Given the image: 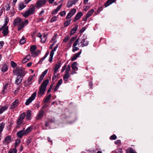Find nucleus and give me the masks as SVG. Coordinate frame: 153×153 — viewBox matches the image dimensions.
Returning a JSON list of instances; mask_svg holds the SVG:
<instances>
[{"instance_id": "f257e3e1", "label": "nucleus", "mask_w": 153, "mask_h": 153, "mask_svg": "<svg viewBox=\"0 0 153 153\" xmlns=\"http://www.w3.org/2000/svg\"><path fill=\"white\" fill-rule=\"evenodd\" d=\"M28 23L27 20H25L23 22L22 19L20 17H17L13 21V25L14 26H18V30L19 31L22 30L25 25Z\"/></svg>"}, {"instance_id": "f03ea898", "label": "nucleus", "mask_w": 153, "mask_h": 153, "mask_svg": "<svg viewBox=\"0 0 153 153\" xmlns=\"http://www.w3.org/2000/svg\"><path fill=\"white\" fill-rule=\"evenodd\" d=\"M49 81L48 79H46L43 81L40 87L39 91L38 92V95L39 97H41L44 94L46 89L47 86L49 83Z\"/></svg>"}, {"instance_id": "7ed1b4c3", "label": "nucleus", "mask_w": 153, "mask_h": 153, "mask_svg": "<svg viewBox=\"0 0 153 153\" xmlns=\"http://www.w3.org/2000/svg\"><path fill=\"white\" fill-rule=\"evenodd\" d=\"M13 73L18 76H24L25 75V69L21 67H17L15 68L13 71Z\"/></svg>"}, {"instance_id": "20e7f679", "label": "nucleus", "mask_w": 153, "mask_h": 153, "mask_svg": "<svg viewBox=\"0 0 153 153\" xmlns=\"http://www.w3.org/2000/svg\"><path fill=\"white\" fill-rule=\"evenodd\" d=\"M25 115V113H23L21 114L17 121L16 125V128L20 127L24 124L23 121Z\"/></svg>"}, {"instance_id": "39448f33", "label": "nucleus", "mask_w": 153, "mask_h": 153, "mask_svg": "<svg viewBox=\"0 0 153 153\" xmlns=\"http://www.w3.org/2000/svg\"><path fill=\"white\" fill-rule=\"evenodd\" d=\"M35 10V6L33 5L32 7L30 8L28 10L25 11L23 14H22V15L24 17L27 18L30 15L33 14L34 13Z\"/></svg>"}, {"instance_id": "423d86ee", "label": "nucleus", "mask_w": 153, "mask_h": 153, "mask_svg": "<svg viewBox=\"0 0 153 153\" xmlns=\"http://www.w3.org/2000/svg\"><path fill=\"white\" fill-rule=\"evenodd\" d=\"M35 10V6L33 5L32 7L30 8L28 10L25 11L23 14H22V15L24 17L27 18L30 15L33 14L34 13Z\"/></svg>"}, {"instance_id": "0eeeda50", "label": "nucleus", "mask_w": 153, "mask_h": 153, "mask_svg": "<svg viewBox=\"0 0 153 153\" xmlns=\"http://www.w3.org/2000/svg\"><path fill=\"white\" fill-rule=\"evenodd\" d=\"M46 1V0H37L35 7L37 8H39L45 4Z\"/></svg>"}, {"instance_id": "6e6552de", "label": "nucleus", "mask_w": 153, "mask_h": 153, "mask_svg": "<svg viewBox=\"0 0 153 153\" xmlns=\"http://www.w3.org/2000/svg\"><path fill=\"white\" fill-rule=\"evenodd\" d=\"M36 95V92H34L31 96L25 102L26 105H29L35 99Z\"/></svg>"}, {"instance_id": "1a4fd4ad", "label": "nucleus", "mask_w": 153, "mask_h": 153, "mask_svg": "<svg viewBox=\"0 0 153 153\" xmlns=\"http://www.w3.org/2000/svg\"><path fill=\"white\" fill-rule=\"evenodd\" d=\"M76 9L75 8L72 9L68 14L66 17V19H69L71 18L76 13Z\"/></svg>"}, {"instance_id": "9d476101", "label": "nucleus", "mask_w": 153, "mask_h": 153, "mask_svg": "<svg viewBox=\"0 0 153 153\" xmlns=\"http://www.w3.org/2000/svg\"><path fill=\"white\" fill-rule=\"evenodd\" d=\"M86 37L85 36H83L82 38V40L81 42V43L82 44L81 46L82 47L84 46H87L88 44V42L86 40Z\"/></svg>"}, {"instance_id": "9b49d317", "label": "nucleus", "mask_w": 153, "mask_h": 153, "mask_svg": "<svg viewBox=\"0 0 153 153\" xmlns=\"http://www.w3.org/2000/svg\"><path fill=\"white\" fill-rule=\"evenodd\" d=\"M35 76V74L29 76L25 82V86H27L30 85L31 84V81L32 80L33 77Z\"/></svg>"}, {"instance_id": "f8f14e48", "label": "nucleus", "mask_w": 153, "mask_h": 153, "mask_svg": "<svg viewBox=\"0 0 153 153\" xmlns=\"http://www.w3.org/2000/svg\"><path fill=\"white\" fill-rule=\"evenodd\" d=\"M78 1V0H68L67 4V7L68 8L71 7L75 5Z\"/></svg>"}, {"instance_id": "ddd939ff", "label": "nucleus", "mask_w": 153, "mask_h": 153, "mask_svg": "<svg viewBox=\"0 0 153 153\" xmlns=\"http://www.w3.org/2000/svg\"><path fill=\"white\" fill-rule=\"evenodd\" d=\"M19 100L18 99H16L10 105V109H12L15 108L19 105Z\"/></svg>"}, {"instance_id": "4468645a", "label": "nucleus", "mask_w": 153, "mask_h": 153, "mask_svg": "<svg viewBox=\"0 0 153 153\" xmlns=\"http://www.w3.org/2000/svg\"><path fill=\"white\" fill-rule=\"evenodd\" d=\"M23 76H18L15 80V83L17 85L20 84L22 81Z\"/></svg>"}, {"instance_id": "2eb2a0df", "label": "nucleus", "mask_w": 153, "mask_h": 153, "mask_svg": "<svg viewBox=\"0 0 153 153\" xmlns=\"http://www.w3.org/2000/svg\"><path fill=\"white\" fill-rule=\"evenodd\" d=\"M44 112L42 109H41L39 111L38 115L36 117V119L38 120L41 118L43 116Z\"/></svg>"}, {"instance_id": "dca6fc26", "label": "nucleus", "mask_w": 153, "mask_h": 153, "mask_svg": "<svg viewBox=\"0 0 153 153\" xmlns=\"http://www.w3.org/2000/svg\"><path fill=\"white\" fill-rule=\"evenodd\" d=\"M48 71V70L46 69L42 73V74L40 76V78L38 80V82L39 83H40L41 82V81L42 80L44 76L47 73Z\"/></svg>"}, {"instance_id": "f3484780", "label": "nucleus", "mask_w": 153, "mask_h": 153, "mask_svg": "<svg viewBox=\"0 0 153 153\" xmlns=\"http://www.w3.org/2000/svg\"><path fill=\"white\" fill-rule=\"evenodd\" d=\"M24 128L23 130H21L17 133V135L19 138H22L23 136L26 135L24 134Z\"/></svg>"}, {"instance_id": "a211bd4d", "label": "nucleus", "mask_w": 153, "mask_h": 153, "mask_svg": "<svg viewBox=\"0 0 153 153\" xmlns=\"http://www.w3.org/2000/svg\"><path fill=\"white\" fill-rule=\"evenodd\" d=\"M82 16V13L81 12H80L78 13L76 15V16L74 19V22H76Z\"/></svg>"}, {"instance_id": "6ab92c4d", "label": "nucleus", "mask_w": 153, "mask_h": 153, "mask_svg": "<svg viewBox=\"0 0 153 153\" xmlns=\"http://www.w3.org/2000/svg\"><path fill=\"white\" fill-rule=\"evenodd\" d=\"M8 29V27H6L4 28L2 30V33L4 36H6L9 33Z\"/></svg>"}, {"instance_id": "aec40b11", "label": "nucleus", "mask_w": 153, "mask_h": 153, "mask_svg": "<svg viewBox=\"0 0 153 153\" xmlns=\"http://www.w3.org/2000/svg\"><path fill=\"white\" fill-rule=\"evenodd\" d=\"M8 106L7 105L2 106L0 108V114H2L4 111H6L8 108Z\"/></svg>"}, {"instance_id": "412c9836", "label": "nucleus", "mask_w": 153, "mask_h": 153, "mask_svg": "<svg viewBox=\"0 0 153 153\" xmlns=\"http://www.w3.org/2000/svg\"><path fill=\"white\" fill-rule=\"evenodd\" d=\"M31 112L32 111L30 110H28L27 112L26 117V119L28 120H30L31 119Z\"/></svg>"}, {"instance_id": "4be33fe9", "label": "nucleus", "mask_w": 153, "mask_h": 153, "mask_svg": "<svg viewBox=\"0 0 153 153\" xmlns=\"http://www.w3.org/2000/svg\"><path fill=\"white\" fill-rule=\"evenodd\" d=\"M33 129V127L32 126H30L25 131H24L25 132V134L26 135H27L29 132H30L32 131Z\"/></svg>"}, {"instance_id": "5701e85b", "label": "nucleus", "mask_w": 153, "mask_h": 153, "mask_svg": "<svg viewBox=\"0 0 153 153\" xmlns=\"http://www.w3.org/2000/svg\"><path fill=\"white\" fill-rule=\"evenodd\" d=\"M77 63L76 62H74L72 65L71 68L72 70L74 71H76L78 70V68L77 66Z\"/></svg>"}, {"instance_id": "b1692460", "label": "nucleus", "mask_w": 153, "mask_h": 153, "mask_svg": "<svg viewBox=\"0 0 153 153\" xmlns=\"http://www.w3.org/2000/svg\"><path fill=\"white\" fill-rule=\"evenodd\" d=\"M116 0H108L105 3V7H107L109 5L114 3Z\"/></svg>"}, {"instance_id": "393cba45", "label": "nucleus", "mask_w": 153, "mask_h": 153, "mask_svg": "<svg viewBox=\"0 0 153 153\" xmlns=\"http://www.w3.org/2000/svg\"><path fill=\"white\" fill-rule=\"evenodd\" d=\"M61 67V65L60 63H58V64H56L55 67L53 68V71L54 74H56L58 69Z\"/></svg>"}, {"instance_id": "a878e982", "label": "nucleus", "mask_w": 153, "mask_h": 153, "mask_svg": "<svg viewBox=\"0 0 153 153\" xmlns=\"http://www.w3.org/2000/svg\"><path fill=\"white\" fill-rule=\"evenodd\" d=\"M70 77L69 73H65L63 76V80L66 82L68 81V79Z\"/></svg>"}, {"instance_id": "bb28decb", "label": "nucleus", "mask_w": 153, "mask_h": 153, "mask_svg": "<svg viewBox=\"0 0 153 153\" xmlns=\"http://www.w3.org/2000/svg\"><path fill=\"white\" fill-rule=\"evenodd\" d=\"M81 53V51H80L77 53H75L71 59V61H73L75 60L80 55Z\"/></svg>"}, {"instance_id": "cd10ccee", "label": "nucleus", "mask_w": 153, "mask_h": 153, "mask_svg": "<svg viewBox=\"0 0 153 153\" xmlns=\"http://www.w3.org/2000/svg\"><path fill=\"white\" fill-rule=\"evenodd\" d=\"M26 5L25 4L24 2H21L18 5V8L19 10H22L26 7Z\"/></svg>"}, {"instance_id": "c85d7f7f", "label": "nucleus", "mask_w": 153, "mask_h": 153, "mask_svg": "<svg viewBox=\"0 0 153 153\" xmlns=\"http://www.w3.org/2000/svg\"><path fill=\"white\" fill-rule=\"evenodd\" d=\"M78 25H76L75 26L73 27L70 33V35H72L74 34L76 31L78 29Z\"/></svg>"}, {"instance_id": "c756f323", "label": "nucleus", "mask_w": 153, "mask_h": 153, "mask_svg": "<svg viewBox=\"0 0 153 153\" xmlns=\"http://www.w3.org/2000/svg\"><path fill=\"white\" fill-rule=\"evenodd\" d=\"M94 12V10L93 9H92L89 11H88V13H87L86 16H85V18L86 19H87L90 16H91Z\"/></svg>"}, {"instance_id": "7c9ffc66", "label": "nucleus", "mask_w": 153, "mask_h": 153, "mask_svg": "<svg viewBox=\"0 0 153 153\" xmlns=\"http://www.w3.org/2000/svg\"><path fill=\"white\" fill-rule=\"evenodd\" d=\"M8 85V84L7 83L4 86L2 92V94H4L7 92V87Z\"/></svg>"}, {"instance_id": "2f4dec72", "label": "nucleus", "mask_w": 153, "mask_h": 153, "mask_svg": "<svg viewBox=\"0 0 153 153\" xmlns=\"http://www.w3.org/2000/svg\"><path fill=\"white\" fill-rule=\"evenodd\" d=\"M8 68L7 65L4 64L2 66L1 71L3 72H5L7 70Z\"/></svg>"}, {"instance_id": "473e14b6", "label": "nucleus", "mask_w": 153, "mask_h": 153, "mask_svg": "<svg viewBox=\"0 0 153 153\" xmlns=\"http://www.w3.org/2000/svg\"><path fill=\"white\" fill-rule=\"evenodd\" d=\"M62 5H59L56 9L54 10L52 12V14H56L60 9Z\"/></svg>"}, {"instance_id": "72a5a7b5", "label": "nucleus", "mask_w": 153, "mask_h": 153, "mask_svg": "<svg viewBox=\"0 0 153 153\" xmlns=\"http://www.w3.org/2000/svg\"><path fill=\"white\" fill-rule=\"evenodd\" d=\"M11 138L10 136H7L4 139L5 142L6 143H8L10 142Z\"/></svg>"}, {"instance_id": "f704fd0d", "label": "nucleus", "mask_w": 153, "mask_h": 153, "mask_svg": "<svg viewBox=\"0 0 153 153\" xmlns=\"http://www.w3.org/2000/svg\"><path fill=\"white\" fill-rule=\"evenodd\" d=\"M51 97V94L49 95L48 96L45 97V100H44V102L45 103H47L48 102L49 100L50 99Z\"/></svg>"}, {"instance_id": "c9c22d12", "label": "nucleus", "mask_w": 153, "mask_h": 153, "mask_svg": "<svg viewBox=\"0 0 153 153\" xmlns=\"http://www.w3.org/2000/svg\"><path fill=\"white\" fill-rule=\"evenodd\" d=\"M40 52V51L39 50H38L36 52L34 51L31 53L32 56L33 57H36L39 53Z\"/></svg>"}, {"instance_id": "e433bc0d", "label": "nucleus", "mask_w": 153, "mask_h": 153, "mask_svg": "<svg viewBox=\"0 0 153 153\" xmlns=\"http://www.w3.org/2000/svg\"><path fill=\"white\" fill-rule=\"evenodd\" d=\"M71 19H69L68 20L65 21L64 22V26L65 27H66L68 26L69 25V24L71 22Z\"/></svg>"}, {"instance_id": "4c0bfd02", "label": "nucleus", "mask_w": 153, "mask_h": 153, "mask_svg": "<svg viewBox=\"0 0 153 153\" xmlns=\"http://www.w3.org/2000/svg\"><path fill=\"white\" fill-rule=\"evenodd\" d=\"M36 47L35 45H33L31 46L30 48V51L32 53H33L36 50Z\"/></svg>"}, {"instance_id": "58836bf2", "label": "nucleus", "mask_w": 153, "mask_h": 153, "mask_svg": "<svg viewBox=\"0 0 153 153\" xmlns=\"http://www.w3.org/2000/svg\"><path fill=\"white\" fill-rule=\"evenodd\" d=\"M47 35H44L41 38V41L42 43H44L46 40Z\"/></svg>"}, {"instance_id": "ea45409f", "label": "nucleus", "mask_w": 153, "mask_h": 153, "mask_svg": "<svg viewBox=\"0 0 153 153\" xmlns=\"http://www.w3.org/2000/svg\"><path fill=\"white\" fill-rule=\"evenodd\" d=\"M79 39L78 38L75 40L74 43L73 44L72 47H75L76 46L78 45H79Z\"/></svg>"}, {"instance_id": "a19ab883", "label": "nucleus", "mask_w": 153, "mask_h": 153, "mask_svg": "<svg viewBox=\"0 0 153 153\" xmlns=\"http://www.w3.org/2000/svg\"><path fill=\"white\" fill-rule=\"evenodd\" d=\"M126 153H134V151L132 148H129L126 150Z\"/></svg>"}, {"instance_id": "79ce46f5", "label": "nucleus", "mask_w": 153, "mask_h": 153, "mask_svg": "<svg viewBox=\"0 0 153 153\" xmlns=\"http://www.w3.org/2000/svg\"><path fill=\"white\" fill-rule=\"evenodd\" d=\"M17 150L16 149H10L8 153H17Z\"/></svg>"}, {"instance_id": "37998d69", "label": "nucleus", "mask_w": 153, "mask_h": 153, "mask_svg": "<svg viewBox=\"0 0 153 153\" xmlns=\"http://www.w3.org/2000/svg\"><path fill=\"white\" fill-rule=\"evenodd\" d=\"M113 152H115V153H123L122 149L121 148L117 149L116 151H114Z\"/></svg>"}, {"instance_id": "c03bdc74", "label": "nucleus", "mask_w": 153, "mask_h": 153, "mask_svg": "<svg viewBox=\"0 0 153 153\" xmlns=\"http://www.w3.org/2000/svg\"><path fill=\"white\" fill-rule=\"evenodd\" d=\"M71 70V66L70 65H68L67 67L66 68V71L65 72V73H69V71Z\"/></svg>"}, {"instance_id": "a18cd8bd", "label": "nucleus", "mask_w": 153, "mask_h": 153, "mask_svg": "<svg viewBox=\"0 0 153 153\" xmlns=\"http://www.w3.org/2000/svg\"><path fill=\"white\" fill-rule=\"evenodd\" d=\"M53 55H54V54L50 53V57L49 58V61L50 62H51L52 61Z\"/></svg>"}, {"instance_id": "49530a36", "label": "nucleus", "mask_w": 153, "mask_h": 153, "mask_svg": "<svg viewBox=\"0 0 153 153\" xmlns=\"http://www.w3.org/2000/svg\"><path fill=\"white\" fill-rule=\"evenodd\" d=\"M26 42V40L25 38L22 37L21 40L20 41V43L22 44H24Z\"/></svg>"}, {"instance_id": "de8ad7c7", "label": "nucleus", "mask_w": 153, "mask_h": 153, "mask_svg": "<svg viewBox=\"0 0 153 153\" xmlns=\"http://www.w3.org/2000/svg\"><path fill=\"white\" fill-rule=\"evenodd\" d=\"M11 65L12 67L13 68L15 67L16 66V63L13 61L11 62Z\"/></svg>"}, {"instance_id": "09e8293b", "label": "nucleus", "mask_w": 153, "mask_h": 153, "mask_svg": "<svg viewBox=\"0 0 153 153\" xmlns=\"http://www.w3.org/2000/svg\"><path fill=\"white\" fill-rule=\"evenodd\" d=\"M117 138V136L115 134H114L110 137V139L111 140H115Z\"/></svg>"}, {"instance_id": "8fccbe9b", "label": "nucleus", "mask_w": 153, "mask_h": 153, "mask_svg": "<svg viewBox=\"0 0 153 153\" xmlns=\"http://www.w3.org/2000/svg\"><path fill=\"white\" fill-rule=\"evenodd\" d=\"M69 39V37L68 36H67L64 37L63 42H66Z\"/></svg>"}, {"instance_id": "3c124183", "label": "nucleus", "mask_w": 153, "mask_h": 153, "mask_svg": "<svg viewBox=\"0 0 153 153\" xmlns=\"http://www.w3.org/2000/svg\"><path fill=\"white\" fill-rule=\"evenodd\" d=\"M57 20V17L56 16L53 17L51 19L50 22H51L56 21Z\"/></svg>"}, {"instance_id": "603ef678", "label": "nucleus", "mask_w": 153, "mask_h": 153, "mask_svg": "<svg viewBox=\"0 0 153 153\" xmlns=\"http://www.w3.org/2000/svg\"><path fill=\"white\" fill-rule=\"evenodd\" d=\"M58 47V45H57L51 52V53L54 54V52L56 51V50Z\"/></svg>"}, {"instance_id": "864d4df0", "label": "nucleus", "mask_w": 153, "mask_h": 153, "mask_svg": "<svg viewBox=\"0 0 153 153\" xmlns=\"http://www.w3.org/2000/svg\"><path fill=\"white\" fill-rule=\"evenodd\" d=\"M20 142V140L19 139H17L16 141L15 144V147H16Z\"/></svg>"}, {"instance_id": "5fc2aeb1", "label": "nucleus", "mask_w": 153, "mask_h": 153, "mask_svg": "<svg viewBox=\"0 0 153 153\" xmlns=\"http://www.w3.org/2000/svg\"><path fill=\"white\" fill-rule=\"evenodd\" d=\"M46 58L44 56L42 58L40 59L39 61L38 64H42V61L45 59Z\"/></svg>"}, {"instance_id": "6e6d98bb", "label": "nucleus", "mask_w": 153, "mask_h": 153, "mask_svg": "<svg viewBox=\"0 0 153 153\" xmlns=\"http://www.w3.org/2000/svg\"><path fill=\"white\" fill-rule=\"evenodd\" d=\"M62 79H60L56 85L59 87V86L62 84Z\"/></svg>"}, {"instance_id": "4d7b16f0", "label": "nucleus", "mask_w": 153, "mask_h": 153, "mask_svg": "<svg viewBox=\"0 0 153 153\" xmlns=\"http://www.w3.org/2000/svg\"><path fill=\"white\" fill-rule=\"evenodd\" d=\"M66 11L64 10L60 12L59 13V15L62 16H63L66 14Z\"/></svg>"}, {"instance_id": "13d9d810", "label": "nucleus", "mask_w": 153, "mask_h": 153, "mask_svg": "<svg viewBox=\"0 0 153 153\" xmlns=\"http://www.w3.org/2000/svg\"><path fill=\"white\" fill-rule=\"evenodd\" d=\"M73 48L72 51L73 52H74L75 51H77L79 50V48L76 46L73 47Z\"/></svg>"}, {"instance_id": "bf43d9fd", "label": "nucleus", "mask_w": 153, "mask_h": 153, "mask_svg": "<svg viewBox=\"0 0 153 153\" xmlns=\"http://www.w3.org/2000/svg\"><path fill=\"white\" fill-rule=\"evenodd\" d=\"M29 61V60L27 59V58L25 57H24L22 60V62L23 63H25Z\"/></svg>"}, {"instance_id": "052dcab7", "label": "nucleus", "mask_w": 153, "mask_h": 153, "mask_svg": "<svg viewBox=\"0 0 153 153\" xmlns=\"http://www.w3.org/2000/svg\"><path fill=\"white\" fill-rule=\"evenodd\" d=\"M76 38L77 36L73 37L71 39L70 41H71V42H73L76 39Z\"/></svg>"}, {"instance_id": "680f3d73", "label": "nucleus", "mask_w": 153, "mask_h": 153, "mask_svg": "<svg viewBox=\"0 0 153 153\" xmlns=\"http://www.w3.org/2000/svg\"><path fill=\"white\" fill-rule=\"evenodd\" d=\"M114 143L117 145L120 144L121 143V141L120 140H117L115 141Z\"/></svg>"}, {"instance_id": "e2e57ef3", "label": "nucleus", "mask_w": 153, "mask_h": 153, "mask_svg": "<svg viewBox=\"0 0 153 153\" xmlns=\"http://www.w3.org/2000/svg\"><path fill=\"white\" fill-rule=\"evenodd\" d=\"M86 28L85 27H83L80 30V33H83L85 30Z\"/></svg>"}, {"instance_id": "0e129e2a", "label": "nucleus", "mask_w": 153, "mask_h": 153, "mask_svg": "<svg viewBox=\"0 0 153 153\" xmlns=\"http://www.w3.org/2000/svg\"><path fill=\"white\" fill-rule=\"evenodd\" d=\"M67 67V65H65L62 68V72H63L65 71V70L66 69V68Z\"/></svg>"}, {"instance_id": "69168bd1", "label": "nucleus", "mask_w": 153, "mask_h": 153, "mask_svg": "<svg viewBox=\"0 0 153 153\" xmlns=\"http://www.w3.org/2000/svg\"><path fill=\"white\" fill-rule=\"evenodd\" d=\"M25 57L29 60L31 59V56L30 54L27 55Z\"/></svg>"}, {"instance_id": "338daca9", "label": "nucleus", "mask_w": 153, "mask_h": 153, "mask_svg": "<svg viewBox=\"0 0 153 153\" xmlns=\"http://www.w3.org/2000/svg\"><path fill=\"white\" fill-rule=\"evenodd\" d=\"M90 8V7L89 6H86L84 9V10L86 11L88 9Z\"/></svg>"}, {"instance_id": "774afa93", "label": "nucleus", "mask_w": 153, "mask_h": 153, "mask_svg": "<svg viewBox=\"0 0 153 153\" xmlns=\"http://www.w3.org/2000/svg\"><path fill=\"white\" fill-rule=\"evenodd\" d=\"M4 44L3 41H0V49L2 47Z\"/></svg>"}]
</instances>
